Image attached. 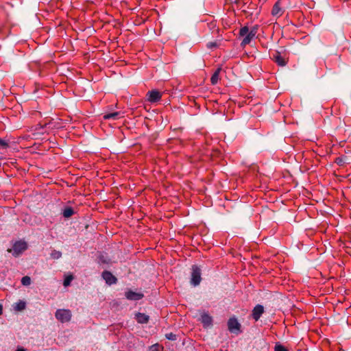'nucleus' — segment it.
<instances>
[{"label":"nucleus","instance_id":"nucleus-1","mask_svg":"<svg viewBox=\"0 0 351 351\" xmlns=\"http://www.w3.org/2000/svg\"><path fill=\"white\" fill-rule=\"evenodd\" d=\"M201 269L196 265L192 266L190 283L191 285L196 287L201 282Z\"/></svg>","mask_w":351,"mask_h":351},{"label":"nucleus","instance_id":"nucleus-2","mask_svg":"<svg viewBox=\"0 0 351 351\" xmlns=\"http://www.w3.org/2000/svg\"><path fill=\"white\" fill-rule=\"evenodd\" d=\"M27 243L25 241H16L12 249H9L8 251L11 252L15 257L19 256L27 249Z\"/></svg>","mask_w":351,"mask_h":351},{"label":"nucleus","instance_id":"nucleus-3","mask_svg":"<svg viewBox=\"0 0 351 351\" xmlns=\"http://www.w3.org/2000/svg\"><path fill=\"white\" fill-rule=\"evenodd\" d=\"M56 318L64 323L69 322L71 318V313L68 309H58L55 313Z\"/></svg>","mask_w":351,"mask_h":351},{"label":"nucleus","instance_id":"nucleus-4","mask_svg":"<svg viewBox=\"0 0 351 351\" xmlns=\"http://www.w3.org/2000/svg\"><path fill=\"white\" fill-rule=\"evenodd\" d=\"M228 330L233 333L238 334L240 332L241 324L239 323L238 320L232 317L230 318L228 322Z\"/></svg>","mask_w":351,"mask_h":351},{"label":"nucleus","instance_id":"nucleus-5","mask_svg":"<svg viewBox=\"0 0 351 351\" xmlns=\"http://www.w3.org/2000/svg\"><path fill=\"white\" fill-rule=\"evenodd\" d=\"M271 59L280 66H285L287 64V60L280 55V52L278 51L272 53Z\"/></svg>","mask_w":351,"mask_h":351},{"label":"nucleus","instance_id":"nucleus-6","mask_svg":"<svg viewBox=\"0 0 351 351\" xmlns=\"http://www.w3.org/2000/svg\"><path fill=\"white\" fill-rule=\"evenodd\" d=\"M125 296L129 300L137 301L141 300L144 295L142 293L129 290L125 292Z\"/></svg>","mask_w":351,"mask_h":351},{"label":"nucleus","instance_id":"nucleus-7","mask_svg":"<svg viewBox=\"0 0 351 351\" xmlns=\"http://www.w3.org/2000/svg\"><path fill=\"white\" fill-rule=\"evenodd\" d=\"M263 313H264L263 306L261 305V304H257L254 307V308L252 310V316L255 321H258Z\"/></svg>","mask_w":351,"mask_h":351},{"label":"nucleus","instance_id":"nucleus-8","mask_svg":"<svg viewBox=\"0 0 351 351\" xmlns=\"http://www.w3.org/2000/svg\"><path fill=\"white\" fill-rule=\"evenodd\" d=\"M148 101L154 103L159 101L161 98V93L157 90H152L147 93Z\"/></svg>","mask_w":351,"mask_h":351},{"label":"nucleus","instance_id":"nucleus-9","mask_svg":"<svg viewBox=\"0 0 351 351\" xmlns=\"http://www.w3.org/2000/svg\"><path fill=\"white\" fill-rule=\"evenodd\" d=\"M102 278L108 285H113L117 282V279L114 276L111 272L108 271H104L102 273Z\"/></svg>","mask_w":351,"mask_h":351},{"label":"nucleus","instance_id":"nucleus-10","mask_svg":"<svg viewBox=\"0 0 351 351\" xmlns=\"http://www.w3.org/2000/svg\"><path fill=\"white\" fill-rule=\"evenodd\" d=\"M135 319L139 324H147L149 322V317L145 313H138L135 315Z\"/></svg>","mask_w":351,"mask_h":351},{"label":"nucleus","instance_id":"nucleus-11","mask_svg":"<svg viewBox=\"0 0 351 351\" xmlns=\"http://www.w3.org/2000/svg\"><path fill=\"white\" fill-rule=\"evenodd\" d=\"M280 1L281 0H278L273 6L271 10V14L273 16H281L283 13L281 8H280Z\"/></svg>","mask_w":351,"mask_h":351},{"label":"nucleus","instance_id":"nucleus-12","mask_svg":"<svg viewBox=\"0 0 351 351\" xmlns=\"http://www.w3.org/2000/svg\"><path fill=\"white\" fill-rule=\"evenodd\" d=\"M221 70V68L219 67L213 74V75H212V77L210 78V81H211L212 84L215 85V84H216L218 82L219 79V73H220Z\"/></svg>","mask_w":351,"mask_h":351},{"label":"nucleus","instance_id":"nucleus-13","mask_svg":"<svg viewBox=\"0 0 351 351\" xmlns=\"http://www.w3.org/2000/svg\"><path fill=\"white\" fill-rule=\"evenodd\" d=\"M119 114H120L119 112L108 113V114H106L104 115V119L106 120H109V119L117 120V119H118Z\"/></svg>","mask_w":351,"mask_h":351},{"label":"nucleus","instance_id":"nucleus-14","mask_svg":"<svg viewBox=\"0 0 351 351\" xmlns=\"http://www.w3.org/2000/svg\"><path fill=\"white\" fill-rule=\"evenodd\" d=\"M74 214V210L71 207H66L62 212L64 217L69 218Z\"/></svg>","mask_w":351,"mask_h":351},{"label":"nucleus","instance_id":"nucleus-15","mask_svg":"<svg viewBox=\"0 0 351 351\" xmlns=\"http://www.w3.org/2000/svg\"><path fill=\"white\" fill-rule=\"evenodd\" d=\"M254 38L252 36H251L249 33L245 35V37L243 39L241 45L242 47H245V45L250 44L251 40Z\"/></svg>","mask_w":351,"mask_h":351},{"label":"nucleus","instance_id":"nucleus-16","mask_svg":"<svg viewBox=\"0 0 351 351\" xmlns=\"http://www.w3.org/2000/svg\"><path fill=\"white\" fill-rule=\"evenodd\" d=\"M62 256V252L56 250H53L50 254V257L53 259H59Z\"/></svg>","mask_w":351,"mask_h":351},{"label":"nucleus","instance_id":"nucleus-17","mask_svg":"<svg viewBox=\"0 0 351 351\" xmlns=\"http://www.w3.org/2000/svg\"><path fill=\"white\" fill-rule=\"evenodd\" d=\"M346 160H347V156H340V157H337L336 159H335V162L340 165V166H342L345 163H346Z\"/></svg>","mask_w":351,"mask_h":351},{"label":"nucleus","instance_id":"nucleus-18","mask_svg":"<svg viewBox=\"0 0 351 351\" xmlns=\"http://www.w3.org/2000/svg\"><path fill=\"white\" fill-rule=\"evenodd\" d=\"M31 282V278L27 276L23 277L21 279V284L24 286H29Z\"/></svg>","mask_w":351,"mask_h":351},{"label":"nucleus","instance_id":"nucleus-19","mask_svg":"<svg viewBox=\"0 0 351 351\" xmlns=\"http://www.w3.org/2000/svg\"><path fill=\"white\" fill-rule=\"evenodd\" d=\"M202 322L205 324H210L212 322L211 317L208 315H203L202 316Z\"/></svg>","mask_w":351,"mask_h":351},{"label":"nucleus","instance_id":"nucleus-20","mask_svg":"<svg viewBox=\"0 0 351 351\" xmlns=\"http://www.w3.org/2000/svg\"><path fill=\"white\" fill-rule=\"evenodd\" d=\"M249 33V29L247 26H244L241 27L239 30V36H245Z\"/></svg>","mask_w":351,"mask_h":351},{"label":"nucleus","instance_id":"nucleus-21","mask_svg":"<svg viewBox=\"0 0 351 351\" xmlns=\"http://www.w3.org/2000/svg\"><path fill=\"white\" fill-rule=\"evenodd\" d=\"M165 337L167 339L171 340V341H176L177 339L176 335H175L172 332L166 334Z\"/></svg>","mask_w":351,"mask_h":351},{"label":"nucleus","instance_id":"nucleus-22","mask_svg":"<svg viewBox=\"0 0 351 351\" xmlns=\"http://www.w3.org/2000/svg\"><path fill=\"white\" fill-rule=\"evenodd\" d=\"M258 27V25L254 26L250 31H249V34L252 36L254 38L256 36V34H257Z\"/></svg>","mask_w":351,"mask_h":351},{"label":"nucleus","instance_id":"nucleus-23","mask_svg":"<svg viewBox=\"0 0 351 351\" xmlns=\"http://www.w3.org/2000/svg\"><path fill=\"white\" fill-rule=\"evenodd\" d=\"M73 280V276H67L64 280V282H63V285L64 287H67L69 286L70 284H71V280Z\"/></svg>","mask_w":351,"mask_h":351},{"label":"nucleus","instance_id":"nucleus-24","mask_svg":"<svg viewBox=\"0 0 351 351\" xmlns=\"http://www.w3.org/2000/svg\"><path fill=\"white\" fill-rule=\"evenodd\" d=\"M9 147L8 143L3 139L0 138V148L6 149Z\"/></svg>","mask_w":351,"mask_h":351},{"label":"nucleus","instance_id":"nucleus-25","mask_svg":"<svg viewBox=\"0 0 351 351\" xmlns=\"http://www.w3.org/2000/svg\"><path fill=\"white\" fill-rule=\"evenodd\" d=\"M275 351H288L286 348L280 344H277L275 346Z\"/></svg>","mask_w":351,"mask_h":351},{"label":"nucleus","instance_id":"nucleus-26","mask_svg":"<svg viewBox=\"0 0 351 351\" xmlns=\"http://www.w3.org/2000/svg\"><path fill=\"white\" fill-rule=\"evenodd\" d=\"M25 307V303L23 302H20L18 304H17V309L21 311V310H23Z\"/></svg>","mask_w":351,"mask_h":351},{"label":"nucleus","instance_id":"nucleus-27","mask_svg":"<svg viewBox=\"0 0 351 351\" xmlns=\"http://www.w3.org/2000/svg\"><path fill=\"white\" fill-rule=\"evenodd\" d=\"M217 43L215 42H210L207 44V47L209 48V49H212L213 47H217Z\"/></svg>","mask_w":351,"mask_h":351},{"label":"nucleus","instance_id":"nucleus-28","mask_svg":"<svg viewBox=\"0 0 351 351\" xmlns=\"http://www.w3.org/2000/svg\"><path fill=\"white\" fill-rule=\"evenodd\" d=\"M104 258V256H100V258H100V261H101V262H103V263H107V262H106V260H104V258Z\"/></svg>","mask_w":351,"mask_h":351},{"label":"nucleus","instance_id":"nucleus-29","mask_svg":"<svg viewBox=\"0 0 351 351\" xmlns=\"http://www.w3.org/2000/svg\"><path fill=\"white\" fill-rule=\"evenodd\" d=\"M3 313V306L0 304V315Z\"/></svg>","mask_w":351,"mask_h":351},{"label":"nucleus","instance_id":"nucleus-30","mask_svg":"<svg viewBox=\"0 0 351 351\" xmlns=\"http://www.w3.org/2000/svg\"><path fill=\"white\" fill-rule=\"evenodd\" d=\"M16 351H25V350L23 348H19Z\"/></svg>","mask_w":351,"mask_h":351}]
</instances>
